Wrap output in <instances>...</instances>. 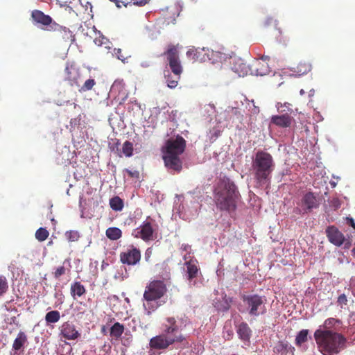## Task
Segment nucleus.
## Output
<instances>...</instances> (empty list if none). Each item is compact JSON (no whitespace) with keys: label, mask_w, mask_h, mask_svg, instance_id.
<instances>
[{"label":"nucleus","mask_w":355,"mask_h":355,"mask_svg":"<svg viewBox=\"0 0 355 355\" xmlns=\"http://www.w3.org/2000/svg\"><path fill=\"white\" fill-rule=\"evenodd\" d=\"M162 334L153 337L149 341L150 349H166L174 343H180L185 340L184 336L174 317H167L162 324Z\"/></svg>","instance_id":"1"},{"label":"nucleus","mask_w":355,"mask_h":355,"mask_svg":"<svg viewBox=\"0 0 355 355\" xmlns=\"http://www.w3.org/2000/svg\"><path fill=\"white\" fill-rule=\"evenodd\" d=\"M214 197L217 209L231 213L236 209L240 193L232 181L223 178L217 184Z\"/></svg>","instance_id":"2"},{"label":"nucleus","mask_w":355,"mask_h":355,"mask_svg":"<svg viewBox=\"0 0 355 355\" xmlns=\"http://www.w3.org/2000/svg\"><path fill=\"white\" fill-rule=\"evenodd\" d=\"M314 338L324 355H336L346 348L347 338L331 330L318 329L314 332Z\"/></svg>","instance_id":"3"},{"label":"nucleus","mask_w":355,"mask_h":355,"mask_svg":"<svg viewBox=\"0 0 355 355\" xmlns=\"http://www.w3.org/2000/svg\"><path fill=\"white\" fill-rule=\"evenodd\" d=\"M275 168L272 155L265 151L259 150L252 162L254 178L259 184L266 183Z\"/></svg>","instance_id":"4"},{"label":"nucleus","mask_w":355,"mask_h":355,"mask_svg":"<svg viewBox=\"0 0 355 355\" xmlns=\"http://www.w3.org/2000/svg\"><path fill=\"white\" fill-rule=\"evenodd\" d=\"M247 312L250 316L257 317L266 312V298L258 294L243 295L241 297Z\"/></svg>","instance_id":"5"},{"label":"nucleus","mask_w":355,"mask_h":355,"mask_svg":"<svg viewBox=\"0 0 355 355\" xmlns=\"http://www.w3.org/2000/svg\"><path fill=\"white\" fill-rule=\"evenodd\" d=\"M166 291V286L163 281H151L146 287L144 299L145 301L157 300L164 295Z\"/></svg>","instance_id":"6"},{"label":"nucleus","mask_w":355,"mask_h":355,"mask_svg":"<svg viewBox=\"0 0 355 355\" xmlns=\"http://www.w3.org/2000/svg\"><path fill=\"white\" fill-rule=\"evenodd\" d=\"M31 19L35 24L46 26V30L49 31H57L61 28V26L54 21L49 15L44 14L40 10H33L32 11Z\"/></svg>","instance_id":"7"},{"label":"nucleus","mask_w":355,"mask_h":355,"mask_svg":"<svg viewBox=\"0 0 355 355\" xmlns=\"http://www.w3.org/2000/svg\"><path fill=\"white\" fill-rule=\"evenodd\" d=\"M172 72L177 76H180L182 72V67L180 63L177 48L174 45H170L164 53Z\"/></svg>","instance_id":"8"},{"label":"nucleus","mask_w":355,"mask_h":355,"mask_svg":"<svg viewBox=\"0 0 355 355\" xmlns=\"http://www.w3.org/2000/svg\"><path fill=\"white\" fill-rule=\"evenodd\" d=\"M185 147V139L182 137L178 135L175 139L171 138L166 141L164 153L180 155L183 153Z\"/></svg>","instance_id":"9"},{"label":"nucleus","mask_w":355,"mask_h":355,"mask_svg":"<svg viewBox=\"0 0 355 355\" xmlns=\"http://www.w3.org/2000/svg\"><path fill=\"white\" fill-rule=\"evenodd\" d=\"M119 257L122 263L135 266L140 261L141 252L137 248L131 245L127 250L121 252Z\"/></svg>","instance_id":"10"},{"label":"nucleus","mask_w":355,"mask_h":355,"mask_svg":"<svg viewBox=\"0 0 355 355\" xmlns=\"http://www.w3.org/2000/svg\"><path fill=\"white\" fill-rule=\"evenodd\" d=\"M319 205V200L313 192L306 193L301 200V206L305 212L311 211L312 209L318 208Z\"/></svg>","instance_id":"11"},{"label":"nucleus","mask_w":355,"mask_h":355,"mask_svg":"<svg viewBox=\"0 0 355 355\" xmlns=\"http://www.w3.org/2000/svg\"><path fill=\"white\" fill-rule=\"evenodd\" d=\"M163 159L164 162L165 166L170 170L180 172L182 168V163L180 160L179 155L168 154L164 153Z\"/></svg>","instance_id":"12"},{"label":"nucleus","mask_w":355,"mask_h":355,"mask_svg":"<svg viewBox=\"0 0 355 355\" xmlns=\"http://www.w3.org/2000/svg\"><path fill=\"white\" fill-rule=\"evenodd\" d=\"M65 79L71 86H78L80 78L79 69L73 64H67L65 67Z\"/></svg>","instance_id":"13"},{"label":"nucleus","mask_w":355,"mask_h":355,"mask_svg":"<svg viewBox=\"0 0 355 355\" xmlns=\"http://www.w3.org/2000/svg\"><path fill=\"white\" fill-rule=\"evenodd\" d=\"M154 232L153 224L150 221L146 220L140 226L136 236L141 238L144 241H148L153 239Z\"/></svg>","instance_id":"14"},{"label":"nucleus","mask_w":355,"mask_h":355,"mask_svg":"<svg viewBox=\"0 0 355 355\" xmlns=\"http://www.w3.org/2000/svg\"><path fill=\"white\" fill-rule=\"evenodd\" d=\"M327 236L331 243L336 246H340L345 241V236L336 227H328L327 230Z\"/></svg>","instance_id":"15"},{"label":"nucleus","mask_w":355,"mask_h":355,"mask_svg":"<svg viewBox=\"0 0 355 355\" xmlns=\"http://www.w3.org/2000/svg\"><path fill=\"white\" fill-rule=\"evenodd\" d=\"M61 335L67 340H75L80 336L73 324L69 322H64L60 327Z\"/></svg>","instance_id":"16"},{"label":"nucleus","mask_w":355,"mask_h":355,"mask_svg":"<svg viewBox=\"0 0 355 355\" xmlns=\"http://www.w3.org/2000/svg\"><path fill=\"white\" fill-rule=\"evenodd\" d=\"M293 118L288 114L272 116L271 122L280 128H288L291 125Z\"/></svg>","instance_id":"17"},{"label":"nucleus","mask_w":355,"mask_h":355,"mask_svg":"<svg viewBox=\"0 0 355 355\" xmlns=\"http://www.w3.org/2000/svg\"><path fill=\"white\" fill-rule=\"evenodd\" d=\"M311 70V64L306 60H301L291 67V71L297 76L306 74Z\"/></svg>","instance_id":"18"},{"label":"nucleus","mask_w":355,"mask_h":355,"mask_svg":"<svg viewBox=\"0 0 355 355\" xmlns=\"http://www.w3.org/2000/svg\"><path fill=\"white\" fill-rule=\"evenodd\" d=\"M197 263L198 262L196 260L192 259L186 261L184 263V266H186V272L189 281H191L193 278H196L200 272V268H198Z\"/></svg>","instance_id":"19"},{"label":"nucleus","mask_w":355,"mask_h":355,"mask_svg":"<svg viewBox=\"0 0 355 355\" xmlns=\"http://www.w3.org/2000/svg\"><path fill=\"white\" fill-rule=\"evenodd\" d=\"M236 332L241 340L249 341L251 337L252 331L246 322H241L236 327Z\"/></svg>","instance_id":"20"},{"label":"nucleus","mask_w":355,"mask_h":355,"mask_svg":"<svg viewBox=\"0 0 355 355\" xmlns=\"http://www.w3.org/2000/svg\"><path fill=\"white\" fill-rule=\"evenodd\" d=\"M70 293L71 297L76 300L77 297L83 296L86 293V289L80 282H75L71 284Z\"/></svg>","instance_id":"21"},{"label":"nucleus","mask_w":355,"mask_h":355,"mask_svg":"<svg viewBox=\"0 0 355 355\" xmlns=\"http://www.w3.org/2000/svg\"><path fill=\"white\" fill-rule=\"evenodd\" d=\"M233 69L239 76L243 77L248 74H254L253 70L251 69V67L248 64L243 62L234 64Z\"/></svg>","instance_id":"22"},{"label":"nucleus","mask_w":355,"mask_h":355,"mask_svg":"<svg viewBox=\"0 0 355 355\" xmlns=\"http://www.w3.org/2000/svg\"><path fill=\"white\" fill-rule=\"evenodd\" d=\"M27 342V336L23 331H19L12 344V349L19 351Z\"/></svg>","instance_id":"23"},{"label":"nucleus","mask_w":355,"mask_h":355,"mask_svg":"<svg viewBox=\"0 0 355 355\" xmlns=\"http://www.w3.org/2000/svg\"><path fill=\"white\" fill-rule=\"evenodd\" d=\"M70 263L69 260H65L62 266L58 267L53 272L55 279H59L60 277L70 272Z\"/></svg>","instance_id":"24"},{"label":"nucleus","mask_w":355,"mask_h":355,"mask_svg":"<svg viewBox=\"0 0 355 355\" xmlns=\"http://www.w3.org/2000/svg\"><path fill=\"white\" fill-rule=\"evenodd\" d=\"M105 235L109 239L116 241L122 236V231L118 227H109L105 231Z\"/></svg>","instance_id":"25"},{"label":"nucleus","mask_w":355,"mask_h":355,"mask_svg":"<svg viewBox=\"0 0 355 355\" xmlns=\"http://www.w3.org/2000/svg\"><path fill=\"white\" fill-rule=\"evenodd\" d=\"M274 349L275 352L281 355H286L290 349L294 348L288 342L279 341Z\"/></svg>","instance_id":"26"},{"label":"nucleus","mask_w":355,"mask_h":355,"mask_svg":"<svg viewBox=\"0 0 355 355\" xmlns=\"http://www.w3.org/2000/svg\"><path fill=\"white\" fill-rule=\"evenodd\" d=\"M110 206L114 211H120L124 207L123 200L119 196H114L110 199Z\"/></svg>","instance_id":"27"},{"label":"nucleus","mask_w":355,"mask_h":355,"mask_svg":"<svg viewBox=\"0 0 355 355\" xmlns=\"http://www.w3.org/2000/svg\"><path fill=\"white\" fill-rule=\"evenodd\" d=\"M123 331L124 326L119 322H116L110 328V336L117 339L121 336Z\"/></svg>","instance_id":"28"},{"label":"nucleus","mask_w":355,"mask_h":355,"mask_svg":"<svg viewBox=\"0 0 355 355\" xmlns=\"http://www.w3.org/2000/svg\"><path fill=\"white\" fill-rule=\"evenodd\" d=\"M60 314L58 311H51L45 315V320L46 323H55L59 321Z\"/></svg>","instance_id":"29"},{"label":"nucleus","mask_w":355,"mask_h":355,"mask_svg":"<svg viewBox=\"0 0 355 355\" xmlns=\"http://www.w3.org/2000/svg\"><path fill=\"white\" fill-rule=\"evenodd\" d=\"M56 31H58L62 34V37L64 41L74 40V35L68 28L61 26V28Z\"/></svg>","instance_id":"30"},{"label":"nucleus","mask_w":355,"mask_h":355,"mask_svg":"<svg viewBox=\"0 0 355 355\" xmlns=\"http://www.w3.org/2000/svg\"><path fill=\"white\" fill-rule=\"evenodd\" d=\"M309 331L307 329L301 330L295 338V345L301 346L303 343L307 341Z\"/></svg>","instance_id":"31"},{"label":"nucleus","mask_w":355,"mask_h":355,"mask_svg":"<svg viewBox=\"0 0 355 355\" xmlns=\"http://www.w3.org/2000/svg\"><path fill=\"white\" fill-rule=\"evenodd\" d=\"M341 324V321L338 319H336L334 318H329L324 320V324L322 325L324 329L323 330H330L334 328L336 325H339Z\"/></svg>","instance_id":"32"},{"label":"nucleus","mask_w":355,"mask_h":355,"mask_svg":"<svg viewBox=\"0 0 355 355\" xmlns=\"http://www.w3.org/2000/svg\"><path fill=\"white\" fill-rule=\"evenodd\" d=\"M112 92L125 94V83L123 80H115L111 87Z\"/></svg>","instance_id":"33"},{"label":"nucleus","mask_w":355,"mask_h":355,"mask_svg":"<svg viewBox=\"0 0 355 355\" xmlns=\"http://www.w3.org/2000/svg\"><path fill=\"white\" fill-rule=\"evenodd\" d=\"M156 301L157 300L146 301L144 303V307L148 315L158 308L159 304Z\"/></svg>","instance_id":"34"},{"label":"nucleus","mask_w":355,"mask_h":355,"mask_svg":"<svg viewBox=\"0 0 355 355\" xmlns=\"http://www.w3.org/2000/svg\"><path fill=\"white\" fill-rule=\"evenodd\" d=\"M49 236V232L46 228L40 227L35 232V238L37 241H44Z\"/></svg>","instance_id":"35"},{"label":"nucleus","mask_w":355,"mask_h":355,"mask_svg":"<svg viewBox=\"0 0 355 355\" xmlns=\"http://www.w3.org/2000/svg\"><path fill=\"white\" fill-rule=\"evenodd\" d=\"M133 144L129 141H125L122 146V152L126 157H131L133 155Z\"/></svg>","instance_id":"36"},{"label":"nucleus","mask_w":355,"mask_h":355,"mask_svg":"<svg viewBox=\"0 0 355 355\" xmlns=\"http://www.w3.org/2000/svg\"><path fill=\"white\" fill-rule=\"evenodd\" d=\"M95 85H96V81L94 79H93V78L87 79V80H85L84 84L80 87L78 91L80 93L89 91L94 87V86Z\"/></svg>","instance_id":"37"},{"label":"nucleus","mask_w":355,"mask_h":355,"mask_svg":"<svg viewBox=\"0 0 355 355\" xmlns=\"http://www.w3.org/2000/svg\"><path fill=\"white\" fill-rule=\"evenodd\" d=\"M65 236L69 242H75L79 239L80 234L78 231L70 230L66 232Z\"/></svg>","instance_id":"38"},{"label":"nucleus","mask_w":355,"mask_h":355,"mask_svg":"<svg viewBox=\"0 0 355 355\" xmlns=\"http://www.w3.org/2000/svg\"><path fill=\"white\" fill-rule=\"evenodd\" d=\"M8 289V284L5 277L0 276V297L3 296Z\"/></svg>","instance_id":"39"},{"label":"nucleus","mask_w":355,"mask_h":355,"mask_svg":"<svg viewBox=\"0 0 355 355\" xmlns=\"http://www.w3.org/2000/svg\"><path fill=\"white\" fill-rule=\"evenodd\" d=\"M200 51L197 49H189L187 51V56L189 59L193 62L198 61L199 60Z\"/></svg>","instance_id":"40"},{"label":"nucleus","mask_w":355,"mask_h":355,"mask_svg":"<svg viewBox=\"0 0 355 355\" xmlns=\"http://www.w3.org/2000/svg\"><path fill=\"white\" fill-rule=\"evenodd\" d=\"M123 172H125L129 178L132 179L138 180L140 177V173L137 170H130L128 168H125L123 170Z\"/></svg>","instance_id":"41"},{"label":"nucleus","mask_w":355,"mask_h":355,"mask_svg":"<svg viewBox=\"0 0 355 355\" xmlns=\"http://www.w3.org/2000/svg\"><path fill=\"white\" fill-rule=\"evenodd\" d=\"M329 205L334 210H337L340 207L341 202L338 198L334 197L329 200Z\"/></svg>","instance_id":"42"},{"label":"nucleus","mask_w":355,"mask_h":355,"mask_svg":"<svg viewBox=\"0 0 355 355\" xmlns=\"http://www.w3.org/2000/svg\"><path fill=\"white\" fill-rule=\"evenodd\" d=\"M114 53L117 58L123 62H125V60L128 58L127 56L122 53V50L121 49H114Z\"/></svg>","instance_id":"43"},{"label":"nucleus","mask_w":355,"mask_h":355,"mask_svg":"<svg viewBox=\"0 0 355 355\" xmlns=\"http://www.w3.org/2000/svg\"><path fill=\"white\" fill-rule=\"evenodd\" d=\"M179 78L180 76H178L175 80H171L169 77H168L166 80L168 87L170 88H175L178 85Z\"/></svg>","instance_id":"44"},{"label":"nucleus","mask_w":355,"mask_h":355,"mask_svg":"<svg viewBox=\"0 0 355 355\" xmlns=\"http://www.w3.org/2000/svg\"><path fill=\"white\" fill-rule=\"evenodd\" d=\"M337 302L338 303V304L340 305H346L347 303V297L345 294H342L340 295L338 297V300H337Z\"/></svg>","instance_id":"45"},{"label":"nucleus","mask_w":355,"mask_h":355,"mask_svg":"<svg viewBox=\"0 0 355 355\" xmlns=\"http://www.w3.org/2000/svg\"><path fill=\"white\" fill-rule=\"evenodd\" d=\"M133 4L137 6H144L149 3L150 0H132Z\"/></svg>","instance_id":"46"},{"label":"nucleus","mask_w":355,"mask_h":355,"mask_svg":"<svg viewBox=\"0 0 355 355\" xmlns=\"http://www.w3.org/2000/svg\"><path fill=\"white\" fill-rule=\"evenodd\" d=\"M210 132L211 133V139H216L220 135V130L217 128H213Z\"/></svg>","instance_id":"47"},{"label":"nucleus","mask_w":355,"mask_h":355,"mask_svg":"<svg viewBox=\"0 0 355 355\" xmlns=\"http://www.w3.org/2000/svg\"><path fill=\"white\" fill-rule=\"evenodd\" d=\"M105 40H107V39L104 37H102L95 38L94 42L96 45L102 46L103 44H105Z\"/></svg>","instance_id":"48"},{"label":"nucleus","mask_w":355,"mask_h":355,"mask_svg":"<svg viewBox=\"0 0 355 355\" xmlns=\"http://www.w3.org/2000/svg\"><path fill=\"white\" fill-rule=\"evenodd\" d=\"M153 254V249L151 248H148L145 252V259L146 261H149L150 257Z\"/></svg>","instance_id":"49"},{"label":"nucleus","mask_w":355,"mask_h":355,"mask_svg":"<svg viewBox=\"0 0 355 355\" xmlns=\"http://www.w3.org/2000/svg\"><path fill=\"white\" fill-rule=\"evenodd\" d=\"M62 8H64V11L67 13H73L75 14L76 15H77V14L75 12V11L73 10V8L69 6H62Z\"/></svg>","instance_id":"50"},{"label":"nucleus","mask_w":355,"mask_h":355,"mask_svg":"<svg viewBox=\"0 0 355 355\" xmlns=\"http://www.w3.org/2000/svg\"><path fill=\"white\" fill-rule=\"evenodd\" d=\"M347 223L355 230V222L352 218H347Z\"/></svg>","instance_id":"51"},{"label":"nucleus","mask_w":355,"mask_h":355,"mask_svg":"<svg viewBox=\"0 0 355 355\" xmlns=\"http://www.w3.org/2000/svg\"><path fill=\"white\" fill-rule=\"evenodd\" d=\"M273 19L272 18H268L265 21V25H268L272 22Z\"/></svg>","instance_id":"52"},{"label":"nucleus","mask_w":355,"mask_h":355,"mask_svg":"<svg viewBox=\"0 0 355 355\" xmlns=\"http://www.w3.org/2000/svg\"><path fill=\"white\" fill-rule=\"evenodd\" d=\"M85 7H86V10H87L88 8H89L91 10H92V6L91 3H89V2H87V3H86V4H85Z\"/></svg>","instance_id":"53"},{"label":"nucleus","mask_w":355,"mask_h":355,"mask_svg":"<svg viewBox=\"0 0 355 355\" xmlns=\"http://www.w3.org/2000/svg\"><path fill=\"white\" fill-rule=\"evenodd\" d=\"M255 75H257V76H258V75L263 76V73H261V72H259V71H258V69H257V68H256Z\"/></svg>","instance_id":"54"},{"label":"nucleus","mask_w":355,"mask_h":355,"mask_svg":"<svg viewBox=\"0 0 355 355\" xmlns=\"http://www.w3.org/2000/svg\"><path fill=\"white\" fill-rule=\"evenodd\" d=\"M261 59H262L263 60H268V59H269V56H268V55H263V56H262Z\"/></svg>","instance_id":"55"},{"label":"nucleus","mask_w":355,"mask_h":355,"mask_svg":"<svg viewBox=\"0 0 355 355\" xmlns=\"http://www.w3.org/2000/svg\"><path fill=\"white\" fill-rule=\"evenodd\" d=\"M261 63L259 62H256L254 64H253L252 67H257V65L260 64Z\"/></svg>","instance_id":"56"},{"label":"nucleus","mask_w":355,"mask_h":355,"mask_svg":"<svg viewBox=\"0 0 355 355\" xmlns=\"http://www.w3.org/2000/svg\"><path fill=\"white\" fill-rule=\"evenodd\" d=\"M116 4V6L119 8H121V5L119 4V1H118V3H115Z\"/></svg>","instance_id":"57"},{"label":"nucleus","mask_w":355,"mask_h":355,"mask_svg":"<svg viewBox=\"0 0 355 355\" xmlns=\"http://www.w3.org/2000/svg\"><path fill=\"white\" fill-rule=\"evenodd\" d=\"M353 255L355 257V247L352 250Z\"/></svg>","instance_id":"58"},{"label":"nucleus","mask_w":355,"mask_h":355,"mask_svg":"<svg viewBox=\"0 0 355 355\" xmlns=\"http://www.w3.org/2000/svg\"><path fill=\"white\" fill-rule=\"evenodd\" d=\"M111 2H113L114 3H118V0H110Z\"/></svg>","instance_id":"59"},{"label":"nucleus","mask_w":355,"mask_h":355,"mask_svg":"<svg viewBox=\"0 0 355 355\" xmlns=\"http://www.w3.org/2000/svg\"><path fill=\"white\" fill-rule=\"evenodd\" d=\"M105 327H103L102 328V332H105Z\"/></svg>","instance_id":"60"},{"label":"nucleus","mask_w":355,"mask_h":355,"mask_svg":"<svg viewBox=\"0 0 355 355\" xmlns=\"http://www.w3.org/2000/svg\"><path fill=\"white\" fill-rule=\"evenodd\" d=\"M300 93H301V94H303V93H304L303 89H301Z\"/></svg>","instance_id":"61"},{"label":"nucleus","mask_w":355,"mask_h":355,"mask_svg":"<svg viewBox=\"0 0 355 355\" xmlns=\"http://www.w3.org/2000/svg\"><path fill=\"white\" fill-rule=\"evenodd\" d=\"M51 243H52V241H50V242L49 243V244H48V245H51Z\"/></svg>","instance_id":"62"}]
</instances>
